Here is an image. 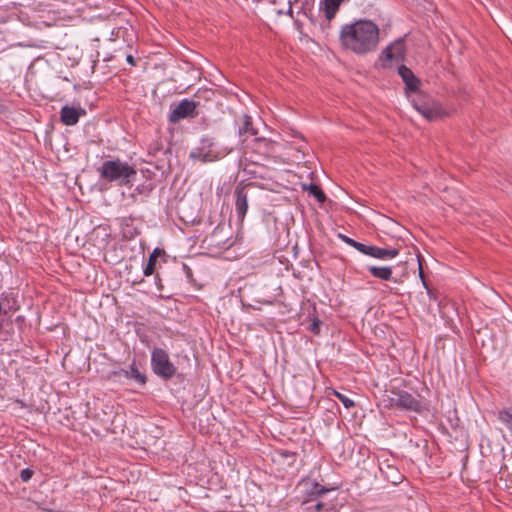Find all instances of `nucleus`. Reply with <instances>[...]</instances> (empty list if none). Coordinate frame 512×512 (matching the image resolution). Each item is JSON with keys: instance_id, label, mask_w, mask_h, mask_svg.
Instances as JSON below:
<instances>
[{"instance_id": "1", "label": "nucleus", "mask_w": 512, "mask_h": 512, "mask_svg": "<svg viewBox=\"0 0 512 512\" xmlns=\"http://www.w3.org/2000/svg\"><path fill=\"white\" fill-rule=\"evenodd\" d=\"M342 47L357 55L374 52L380 41V29L369 19H359L342 26L339 33Z\"/></svg>"}, {"instance_id": "2", "label": "nucleus", "mask_w": 512, "mask_h": 512, "mask_svg": "<svg viewBox=\"0 0 512 512\" xmlns=\"http://www.w3.org/2000/svg\"><path fill=\"white\" fill-rule=\"evenodd\" d=\"M100 179L108 183H117L119 186H132V181L137 175L133 165L120 160H106L97 169Z\"/></svg>"}, {"instance_id": "3", "label": "nucleus", "mask_w": 512, "mask_h": 512, "mask_svg": "<svg viewBox=\"0 0 512 512\" xmlns=\"http://www.w3.org/2000/svg\"><path fill=\"white\" fill-rule=\"evenodd\" d=\"M413 94L411 100L413 107L429 122L442 120L450 116V111L430 95L420 90Z\"/></svg>"}, {"instance_id": "4", "label": "nucleus", "mask_w": 512, "mask_h": 512, "mask_svg": "<svg viewBox=\"0 0 512 512\" xmlns=\"http://www.w3.org/2000/svg\"><path fill=\"white\" fill-rule=\"evenodd\" d=\"M151 368L155 375L164 381L175 378L178 383L186 381V375L178 372L177 367L170 361L166 350L154 348L151 352Z\"/></svg>"}, {"instance_id": "5", "label": "nucleus", "mask_w": 512, "mask_h": 512, "mask_svg": "<svg viewBox=\"0 0 512 512\" xmlns=\"http://www.w3.org/2000/svg\"><path fill=\"white\" fill-rule=\"evenodd\" d=\"M235 241L232 240L231 227L218 223L213 231L202 240V247L211 253H222L230 249Z\"/></svg>"}, {"instance_id": "6", "label": "nucleus", "mask_w": 512, "mask_h": 512, "mask_svg": "<svg viewBox=\"0 0 512 512\" xmlns=\"http://www.w3.org/2000/svg\"><path fill=\"white\" fill-rule=\"evenodd\" d=\"M225 153L216 149V143L211 137H204L200 140L199 146L194 148L189 158L202 163L214 162L221 159Z\"/></svg>"}, {"instance_id": "7", "label": "nucleus", "mask_w": 512, "mask_h": 512, "mask_svg": "<svg viewBox=\"0 0 512 512\" xmlns=\"http://www.w3.org/2000/svg\"><path fill=\"white\" fill-rule=\"evenodd\" d=\"M254 187L255 184L253 182H241L235 187V213L238 221L241 223L243 222L248 210V197L251 195L250 191L254 189Z\"/></svg>"}, {"instance_id": "8", "label": "nucleus", "mask_w": 512, "mask_h": 512, "mask_svg": "<svg viewBox=\"0 0 512 512\" xmlns=\"http://www.w3.org/2000/svg\"><path fill=\"white\" fill-rule=\"evenodd\" d=\"M391 395L396 396V408L403 411L422 413L424 407L420 399L414 397L406 390L392 388Z\"/></svg>"}, {"instance_id": "9", "label": "nucleus", "mask_w": 512, "mask_h": 512, "mask_svg": "<svg viewBox=\"0 0 512 512\" xmlns=\"http://www.w3.org/2000/svg\"><path fill=\"white\" fill-rule=\"evenodd\" d=\"M198 108L199 101L192 102L191 99H183L171 110L168 120L175 124L183 119L195 118L199 115Z\"/></svg>"}, {"instance_id": "10", "label": "nucleus", "mask_w": 512, "mask_h": 512, "mask_svg": "<svg viewBox=\"0 0 512 512\" xmlns=\"http://www.w3.org/2000/svg\"><path fill=\"white\" fill-rule=\"evenodd\" d=\"M406 58V46L404 37L396 39L389 44L380 54V59L384 61H401Z\"/></svg>"}, {"instance_id": "11", "label": "nucleus", "mask_w": 512, "mask_h": 512, "mask_svg": "<svg viewBox=\"0 0 512 512\" xmlns=\"http://www.w3.org/2000/svg\"><path fill=\"white\" fill-rule=\"evenodd\" d=\"M398 74L405 84V94L410 96L420 90L421 80L413 73V71L402 64L398 67Z\"/></svg>"}, {"instance_id": "12", "label": "nucleus", "mask_w": 512, "mask_h": 512, "mask_svg": "<svg viewBox=\"0 0 512 512\" xmlns=\"http://www.w3.org/2000/svg\"><path fill=\"white\" fill-rule=\"evenodd\" d=\"M112 376H124L125 378L129 380H133L136 383H138L140 386H145L147 384L148 378L146 374L138 368V365L136 363V360H133V362L129 365V369H119L112 371Z\"/></svg>"}, {"instance_id": "13", "label": "nucleus", "mask_w": 512, "mask_h": 512, "mask_svg": "<svg viewBox=\"0 0 512 512\" xmlns=\"http://www.w3.org/2000/svg\"><path fill=\"white\" fill-rule=\"evenodd\" d=\"M86 115V110L80 106L64 105L60 110V121L66 126L76 125L81 116Z\"/></svg>"}, {"instance_id": "14", "label": "nucleus", "mask_w": 512, "mask_h": 512, "mask_svg": "<svg viewBox=\"0 0 512 512\" xmlns=\"http://www.w3.org/2000/svg\"><path fill=\"white\" fill-rule=\"evenodd\" d=\"M379 470L386 481L390 482L393 485H398L402 483L405 479V476L401 473V471L395 465L391 464L389 460H383L379 463Z\"/></svg>"}, {"instance_id": "15", "label": "nucleus", "mask_w": 512, "mask_h": 512, "mask_svg": "<svg viewBox=\"0 0 512 512\" xmlns=\"http://www.w3.org/2000/svg\"><path fill=\"white\" fill-rule=\"evenodd\" d=\"M428 450V441L423 438L410 439L408 442V451L412 461L425 460Z\"/></svg>"}, {"instance_id": "16", "label": "nucleus", "mask_w": 512, "mask_h": 512, "mask_svg": "<svg viewBox=\"0 0 512 512\" xmlns=\"http://www.w3.org/2000/svg\"><path fill=\"white\" fill-rule=\"evenodd\" d=\"M399 253H400V250L398 248H381L378 246L365 244L362 254L368 255L373 258L386 260V259H392V258L398 256Z\"/></svg>"}, {"instance_id": "17", "label": "nucleus", "mask_w": 512, "mask_h": 512, "mask_svg": "<svg viewBox=\"0 0 512 512\" xmlns=\"http://www.w3.org/2000/svg\"><path fill=\"white\" fill-rule=\"evenodd\" d=\"M278 143L270 139L256 137L254 139L253 150L267 158L275 157Z\"/></svg>"}, {"instance_id": "18", "label": "nucleus", "mask_w": 512, "mask_h": 512, "mask_svg": "<svg viewBox=\"0 0 512 512\" xmlns=\"http://www.w3.org/2000/svg\"><path fill=\"white\" fill-rule=\"evenodd\" d=\"M349 1L350 0H322L320 9L324 12L328 24H330V21L336 16L341 4ZM327 26L329 27V25Z\"/></svg>"}, {"instance_id": "19", "label": "nucleus", "mask_w": 512, "mask_h": 512, "mask_svg": "<svg viewBox=\"0 0 512 512\" xmlns=\"http://www.w3.org/2000/svg\"><path fill=\"white\" fill-rule=\"evenodd\" d=\"M238 134L242 139V141H246L251 136H256L258 134L257 129L253 125L252 117L248 114H244L242 116V125L239 126Z\"/></svg>"}, {"instance_id": "20", "label": "nucleus", "mask_w": 512, "mask_h": 512, "mask_svg": "<svg viewBox=\"0 0 512 512\" xmlns=\"http://www.w3.org/2000/svg\"><path fill=\"white\" fill-rule=\"evenodd\" d=\"M143 173H148L146 177V180L135 187L132 197H135V195H143L145 197L149 196L150 193L156 188L155 181L151 178V172L149 170L143 171Z\"/></svg>"}, {"instance_id": "21", "label": "nucleus", "mask_w": 512, "mask_h": 512, "mask_svg": "<svg viewBox=\"0 0 512 512\" xmlns=\"http://www.w3.org/2000/svg\"><path fill=\"white\" fill-rule=\"evenodd\" d=\"M159 257H166V252L163 248L156 247L149 255L146 266L144 267V276H151L156 271V263Z\"/></svg>"}, {"instance_id": "22", "label": "nucleus", "mask_w": 512, "mask_h": 512, "mask_svg": "<svg viewBox=\"0 0 512 512\" xmlns=\"http://www.w3.org/2000/svg\"><path fill=\"white\" fill-rule=\"evenodd\" d=\"M216 90L212 88H200L191 99L192 102L199 101V107H204L206 103L214 101Z\"/></svg>"}, {"instance_id": "23", "label": "nucleus", "mask_w": 512, "mask_h": 512, "mask_svg": "<svg viewBox=\"0 0 512 512\" xmlns=\"http://www.w3.org/2000/svg\"><path fill=\"white\" fill-rule=\"evenodd\" d=\"M369 273L377 279L389 281L392 279V268L388 266H368Z\"/></svg>"}, {"instance_id": "24", "label": "nucleus", "mask_w": 512, "mask_h": 512, "mask_svg": "<svg viewBox=\"0 0 512 512\" xmlns=\"http://www.w3.org/2000/svg\"><path fill=\"white\" fill-rule=\"evenodd\" d=\"M497 419L512 435V406H505L497 411Z\"/></svg>"}, {"instance_id": "25", "label": "nucleus", "mask_w": 512, "mask_h": 512, "mask_svg": "<svg viewBox=\"0 0 512 512\" xmlns=\"http://www.w3.org/2000/svg\"><path fill=\"white\" fill-rule=\"evenodd\" d=\"M1 302H7V309H3V314L8 315L10 313H14L20 309V305L18 303L17 298L12 293H2L1 294Z\"/></svg>"}, {"instance_id": "26", "label": "nucleus", "mask_w": 512, "mask_h": 512, "mask_svg": "<svg viewBox=\"0 0 512 512\" xmlns=\"http://www.w3.org/2000/svg\"><path fill=\"white\" fill-rule=\"evenodd\" d=\"M417 259H418L419 277L423 283V286L426 289L427 294L430 296V298L433 300H436L437 299V296H436L437 291L435 289L431 288L427 283V280L425 278V274L423 271L424 259L420 253L417 255Z\"/></svg>"}, {"instance_id": "27", "label": "nucleus", "mask_w": 512, "mask_h": 512, "mask_svg": "<svg viewBox=\"0 0 512 512\" xmlns=\"http://www.w3.org/2000/svg\"><path fill=\"white\" fill-rule=\"evenodd\" d=\"M304 190H307L308 193L315 197L320 203H324L327 199L323 189L318 184L311 183L309 185H304Z\"/></svg>"}, {"instance_id": "28", "label": "nucleus", "mask_w": 512, "mask_h": 512, "mask_svg": "<svg viewBox=\"0 0 512 512\" xmlns=\"http://www.w3.org/2000/svg\"><path fill=\"white\" fill-rule=\"evenodd\" d=\"M331 490H334V488H327V487L319 484L318 482L314 481V482L311 483V487L308 490L307 495L312 500L313 498L316 499V498L326 494L327 492H329Z\"/></svg>"}, {"instance_id": "29", "label": "nucleus", "mask_w": 512, "mask_h": 512, "mask_svg": "<svg viewBox=\"0 0 512 512\" xmlns=\"http://www.w3.org/2000/svg\"><path fill=\"white\" fill-rule=\"evenodd\" d=\"M277 455L284 461L287 462L289 466H292L296 459H297V453L293 451H289L286 449H280L277 451Z\"/></svg>"}, {"instance_id": "30", "label": "nucleus", "mask_w": 512, "mask_h": 512, "mask_svg": "<svg viewBox=\"0 0 512 512\" xmlns=\"http://www.w3.org/2000/svg\"><path fill=\"white\" fill-rule=\"evenodd\" d=\"M339 238L346 244H348L349 246L355 248L357 251L363 253V250H364V247H365V244L361 243V242H358L346 235H343V234H339Z\"/></svg>"}, {"instance_id": "31", "label": "nucleus", "mask_w": 512, "mask_h": 512, "mask_svg": "<svg viewBox=\"0 0 512 512\" xmlns=\"http://www.w3.org/2000/svg\"><path fill=\"white\" fill-rule=\"evenodd\" d=\"M333 395L344 405L345 408L350 409L355 407V402L344 394L333 390Z\"/></svg>"}, {"instance_id": "32", "label": "nucleus", "mask_w": 512, "mask_h": 512, "mask_svg": "<svg viewBox=\"0 0 512 512\" xmlns=\"http://www.w3.org/2000/svg\"><path fill=\"white\" fill-rule=\"evenodd\" d=\"M322 321L316 316L313 318L312 323L308 327V330L314 335H319L321 332Z\"/></svg>"}, {"instance_id": "33", "label": "nucleus", "mask_w": 512, "mask_h": 512, "mask_svg": "<svg viewBox=\"0 0 512 512\" xmlns=\"http://www.w3.org/2000/svg\"><path fill=\"white\" fill-rule=\"evenodd\" d=\"M34 475V471L30 468H25L20 472V479L23 482H28L32 476Z\"/></svg>"}, {"instance_id": "34", "label": "nucleus", "mask_w": 512, "mask_h": 512, "mask_svg": "<svg viewBox=\"0 0 512 512\" xmlns=\"http://www.w3.org/2000/svg\"><path fill=\"white\" fill-rule=\"evenodd\" d=\"M385 408H396V396H388L383 400Z\"/></svg>"}, {"instance_id": "35", "label": "nucleus", "mask_w": 512, "mask_h": 512, "mask_svg": "<svg viewBox=\"0 0 512 512\" xmlns=\"http://www.w3.org/2000/svg\"><path fill=\"white\" fill-rule=\"evenodd\" d=\"M183 269L186 272V276L189 279V281L190 282H194L192 269L189 266L185 265V264L183 265Z\"/></svg>"}, {"instance_id": "36", "label": "nucleus", "mask_w": 512, "mask_h": 512, "mask_svg": "<svg viewBox=\"0 0 512 512\" xmlns=\"http://www.w3.org/2000/svg\"><path fill=\"white\" fill-rule=\"evenodd\" d=\"M155 283H156V285H157V288H158L160 291H161V290H163L162 280H161V278H160V276H159V274H158V273H156V275H155Z\"/></svg>"}, {"instance_id": "37", "label": "nucleus", "mask_w": 512, "mask_h": 512, "mask_svg": "<svg viewBox=\"0 0 512 512\" xmlns=\"http://www.w3.org/2000/svg\"><path fill=\"white\" fill-rule=\"evenodd\" d=\"M126 61L131 65V66H136V59L134 58L133 55L129 54L127 55L126 57Z\"/></svg>"}, {"instance_id": "38", "label": "nucleus", "mask_w": 512, "mask_h": 512, "mask_svg": "<svg viewBox=\"0 0 512 512\" xmlns=\"http://www.w3.org/2000/svg\"><path fill=\"white\" fill-rule=\"evenodd\" d=\"M325 507H326V504H325V503H323V502H321V501H318V502L315 504V506H314V508H315V510H316V511H322V510H324V508H325Z\"/></svg>"}, {"instance_id": "39", "label": "nucleus", "mask_w": 512, "mask_h": 512, "mask_svg": "<svg viewBox=\"0 0 512 512\" xmlns=\"http://www.w3.org/2000/svg\"><path fill=\"white\" fill-rule=\"evenodd\" d=\"M8 112V107L0 100V115H4Z\"/></svg>"}, {"instance_id": "40", "label": "nucleus", "mask_w": 512, "mask_h": 512, "mask_svg": "<svg viewBox=\"0 0 512 512\" xmlns=\"http://www.w3.org/2000/svg\"><path fill=\"white\" fill-rule=\"evenodd\" d=\"M151 149H153L154 152H157L160 150L159 146H158V143L155 144V146H152L150 147Z\"/></svg>"}, {"instance_id": "41", "label": "nucleus", "mask_w": 512, "mask_h": 512, "mask_svg": "<svg viewBox=\"0 0 512 512\" xmlns=\"http://www.w3.org/2000/svg\"><path fill=\"white\" fill-rule=\"evenodd\" d=\"M124 236H125V237H129V238H132V237L134 236V234H133V233H130V235H127V234H126V232H125V233H124Z\"/></svg>"}, {"instance_id": "42", "label": "nucleus", "mask_w": 512, "mask_h": 512, "mask_svg": "<svg viewBox=\"0 0 512 512\" xmlns=\"http://www.w3.org/2000/svg\"><path fill=\"white\" fill-rule=\"evenodd\" d=\"M121 30H122V28H119V29H118V31H117V33H116V37H119V33H120V31H121Z\"/></svg>"}, {"instance_id": "43", "label": "nucleus", "mask_w": 512, "mask_h": 512, "mask_svg": "<svg viewBox=\"0 0 512 512\" xmlns=\"http://www.w3.org/2000/svg\"><path fill=\"white\" fill-rule=\"evenodd\" d=\"M2 303L0 302V315L3 313Z\"/></svg>"}, {"instance_id": "44", "label": "nucleus", "mask_w": 512, "mask_h": 512, "mask_svg": "<svg viewBox=\"0 0 512 512\" xmlns=\"http://www.w3.org/2000/svg\"><path fill=\"white\" fill-rule=\"evenodd\" d=\"M509 374H510V375L512 376V366H511V369H510V372H509Z\"/></svg>"}]
</instances>
